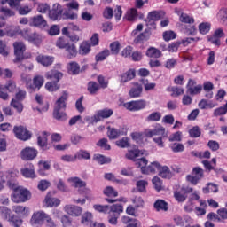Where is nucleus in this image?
<instances>
[{
    "mask_svg": "<svg viewBox=\"0 0 227 227\" xmlns=\"http://www.w3.org/2000/svg\"><path fill=\"white\" fill-rule=\"evenodd\" d=\"M67 100H68V93L64 91L63 94L58 98L53 109V118L58 121H65L67 120Z\"/></svg>",
    "mask_w": 227,
    "mask_h": 227,
    "instance_id": "obj_1",
    "label": "nucleus"
},
{
    "mask_svg": "<svg viewBox=\"0 0 227 227\" xmlns=\"http://www.w3.org/2000/svg\"><path fill=\"white\" fill-rule=\"evenodd\" d=\"M11 189L14 190L11 196V200L13 203H26V201H29L31 198V192L29 191L17 186Z\"/></svg>",
    "mask_w": 227,
    "mask_h": 227,
    "instance_id": "obj_2",
    "label": "nucleus"
},
{
    "mask_svg": "<svg viewBox=\"0 0 227 227\" xmlns=\"http://www.w3.org/2000/svg\"><path fill=\"white\" fill-rule=\"evenodd\" d=\"M121 214H123V205L114 204L109 207L108 223L113 226L118 224V219Z\"/></svg>",
    "mask_w": 227,
    "mask_h": 227,
    "instance_id": "obj_3",
    "label": "nucleus"
},
{
    "mask_svg": "<svg viewBox=\"0 0 227 227\" xmlns=\"http://www.w3.org/2000/svg\"><path fill=\"white\" fill-rule=\"evenodd\" d=\"M12 47L15 56L13 63H22L26 59V55H24L27 49L26 44L23 42L18 41L13 43Z\"/></svg>",
    "mask_w": 227,
    "mask_h": 227,
    "instance_id": "obj_4",
    "label": "nucleus"
},
{
    "mask_svg": "<svg viewBox=\"0 0 227 227\" xmlns=\"http://www.w3.org/2000/svg\"><path fill=\"white\" fill-rule=\"evenodd\" d=\"M203 178H205V170L201 167H195L192 170V175L186 176V182H189L192 185H196Z\"/></svg>",
    "mask_w": 227,
    "mask_h": 227,
    "instance_id": "obj_5",
    "label": "nucleus"
},
{
    "mask_svg": "<svg viewBox=\"0 0 227 227\" xmlns=\"http://www.w3.org/2000/svg\"><path fill=\"white\" fill-rule=\"evenodd\" d=\"M196 80L190 78L188 80V82L186 84V90L188 95H191L192 97H194V95H200L201 91H203V85L198 84L196 85Z\"/></svg>",
    "mask_w": 227,
    "mask_h": 227,
    "instance_id": "obj_6",
    "label": "nucleus"
},
{
    "mask_svg": "<svg viewBox=\"0 0 227 227\" xmlns=\"http://www.w3.org/2000/svg\"><path fill=\"white\" fill-rule=\"evenodd\" d=\"M13 132L17 139L20 141H28L31 137V132L24 126H14Z\"/></svg>",
    "mask_w": 227,
    "mask_h": 227,
    "instance_id": "obj_7",
    "label": "nucleus"
},
{
    "mask_svg": "<svg viewBox=\"0 0 227 227\" xmlns=\"http://www.w3.org/2000/svg\"><path fill=\"white\" fill-rule=\"evenodd\" d=\"M192 191L194 190L191 187H182L180 190L174 192V198L178 203H184L187 200V195L191 194Z\"/></svg>",
    "mask_w": 227,
    "mask_h": 227,
    "instance_id": "obj_8",
    "label": "nucleus"
},
{
    "mask_svg": "<svg viewBox=\"0 0 227 227\" xmlns=\"http://www.w3.org/2000/svg\"><path fill=\"white\" fill-rule=\"evenodd\" d=\"M124 107H126L128 111H141L146 107V101L145 99H139L127 102L125 103Z\"/></svg>",
    "mask_w": 227,
    "mask_h": 227,
    "instance_id": "obj_9",
    "label": "nucleus"
},
{
    "mask_svg": "<svg viewBox=\"0 0 227 227\" xmlns=\"http://www.w3.org/2000/svg\"><path fill=\"white\" fill-rule=\"evenodd\" d=\"M47 214L43 211H38L33 214L30 219V224L35 227H40L43 224V221L47 219Z\"/></svg>",
    "mask_w": 227,
    "mask_h": 227,
    "instance_id": "obj_10",
    "label": "nucleus"
},
{
    "mask_svg": "<svg viewBox=\"0 0 227 227\" xmlns=\"http://www.w3.org/2000/svg\"><path fill=\"white\" fill-rule=\"evenodd\" d=\"M22 160H35L38 157V150L33 147H26L20 153Z\"/></svg>",
    "mask_w": 227,
    "mask_h": 227,
    "instance_id": "obj_11",
    "label": "nucleus"
},
{
    "mask_svg": "<svg viewBox=\"0 0 227 227\" xmlns=\"http://www.w3.org/2000/svg\"><path fill=\"white\" fill-rule=\"evenodd\" d=\"M145 137H153V136H164L166 128L160 124H156L153 129H145L144 132Z\"/></svg>",
    "mask_w": 227,
    "mask_h": 227,
    "instance_id": "obj_12",
    "label": "nucleus"
},
{
    "mask_svg": "<svg viewBox=\"0 0 227 227\" xmlns=\"http://www.w3.org/2000/svg\"><path fill=\"white\" fill-rule=\"evenodd\" d=\"M93 215L91 213L87 212L82 216V224H86L89 227H106L104 223H93Z\"/></svg>",
    "mask_w": 227,
    "mask_h": 227,
    "instance_id": "obj_13",
    "label": "nucleus"
},
{
    "mask_svg": "<svg viewBox=\"0 0 227 227\" xmlns=\"http://www.w3.org/2000/svg\"><path fill=\"white\" fill-rule=\"evenodd\" d=\"M63 15V7L59 4H55L52 6V9L50 10L49 17L51 19V20H58L59 19H61V16Z\"/></svg>",
    "mask_w": 227,
    "mask_h": 227,
    "instance_id": "obj_14",
    "label": "nucleus"
},
{
    "mask_svg": "<svg viewBox=\"0 0 227 227\" xmlns=\"http://www.w3.org/2000/svg\"><path fill=\"white\" fill-rule=\"evenodd\" d=\"M20 173L25 178H35L36 176L35 165H33V163H27L24 168L20 169Z\"/></svg>",
    "mask_w": 227,
    "mask_h": 227,
    "instance_id": "obj_15",
    "label": "nucleus"
},
{
    "mask_svg": "<svg viewBox=\"0 0 227 227\" xmlns=\"http://www.w3.org/2000/svg\"><path fill=\"white\" fill-rule=\"evenodd\" d=\"M29 26L34 27H45L47 26V20L41 14L31 17L29 20Z\"/></svg>",
    "mask_w": 227,
    "mask_h": 227,
    "instance_id": "obj_16",
    "label": "nucleus"
},
{
    "mask_svg": "<svg viewBox=\"0 0 227 227\" xmlns=\"http://www.w3.org/2000/svg\"><path fill=\"white\" fill-rule=\"evenodd\" d=\"M64 210L68 215L79 217L82 214V207L75 205H66Z\"/></svg>",
    "mask_w": 227,
    "mask_h": 227,
    "instance_id": "obj_17",
    "label": "nucleus"
},
{
    "mask_svg": "<svg viewBox=\"0 0 227 227\" xmlns=\"http://www.w3.org/2000/svg\"><path fill=\"white\" fill-rule=\"evenodd\" d=\"M69 182H71L75 188H79L80 194H83V192H90V189L86 188V182L81 180L79 177H71L69 178ZM83 187V191L81 188Z\"/></svg>",
    "mask_w": 227,
    "mask_h": 227,
    "instance_id": "obj_18",
    "label": "nucleus"
},
{
    "mask_svg": "<svg viewBox=\"0 0 227 227\" xmlns=\"http://www.w3.org/2000/svg\"><path fill=\"white\" fill-rule=\"evenodd\" d=\"M121 223H122L125 227H141V222H139V220L128 215L121 216Z\"/></svg>",
    "mask_w": 227,
    "mask_h": 227,
    "instance_id": "obj_19",
    "label": "nucleus"
},
{
    "mask_svg": "<svg viewBox=\"0 0 227 227\" xmlns=\"http://www.w3.org/2000/svg\"><path fill=\"white\" fill-rule=\"evenodd\" d=\"M112 114H114V111L110 108H105L98 110L97 114L94 116L96 121H100V120H106L111 118Z\"/></svg>",
    "mask_w": 227,
    "mask_h": 227,
    "instance_id": "obj_20",
    "label": "nucleus"
},
{
    "mask_svg": "<svg viewBox=\"0 0 227 227\" xmlns=\"http://www.w3.org/2000/svg\"><path fill=\"white\" fill-rule=\"evenodd\" d=\"M19 176V170L12 169L9 170L7 172V185L10 187V189H15L17 187V183L15 182V179Z\"/></svg>",
    "mask_w": 227,
    "mask_h": 227,
    "instance_id": "obj_21",
    "label": "nucleus"
},
{
    "mask_svg": "<svg viewBox=\"0 0 227 227\" xmlns=\"http://www.w3.org/2000/svg\"><path fill=\"white\" fill-rule=\"evenodd\" d=\"M65 51L67 59H74V58H77V54L79 53L77 46L74 43H69L66 46Z\"/></svg>",
    "mask_w": 227,
    "mask_h": 227,
    "instance_id": "obj_22",
    "label": "nucleus"
},
{
    "mask_svg": "<svg viewBox=\"0 0 227 227\" xmlns=\"http://www.w3.org/2000/svg\"><path fill=\"white\" fill-rule=\"evenodd\" d=\"M35 61L43 67H51L54 63V57L40 54L35 58Z\"/></svg>",
    "mask_w": 227,
    "mask_h": 227,
    "instance_id": "obj_23",
    "label": "nucleus"
},
{
    "mask_svg": "<svg viewBox=\"0 0 227 227\" xmlns=\"http://www.w3.org/2000/svg\"><path fill=\"white\" fill-rule=\"evenodd\" d=\"M159 169H160V163L153 161L148 167L142 168V173L143 175H155Z\"/></svg>",
    "mask_w": 227,
    "mask_h": 227,
    "instance_id": "obj_24",
    "label": "nucleus"
},
{
    "mask_svg": "<svg viewBox=\"0 0 227 227\" xmlns=\"http://www.w3.org/2000/svg\"><path fill=\"white\" fill-rule=\"evenodd\" d=\"M48 137L49 133H47V131H43L42 136L37 137V145L43 151L49 150Z\"/></svg>",
    "mask_w": 227,
    "mask_h": 227,
    "instance_id": "obj_25",
    "label": "nucleus"
},
{
    "mask_svg": "<svg viewBox=\"0 0 227 227\" xmlns=\"http://www.w3.org/2000/svg\"><path fill=\"white\" fill-rule=\"evenodd\" d=\"M67 73L69 75H79L81 74V66L75 61L69 62L67 65Z\"/></svg>",
    "mask_w": 227,
    "mask_h": 227,
    "instance_id": "obj_26",
    "label": "nucleus"
},
{
    "mask_svg": "<svg viewBox=\"0 0 227 227\" xmlns=\"http://www.w3.org/2000/svg\"><path fill=\"white\" fill-rule=\"evenodd\" d=\"M141 93H143V86L139 83H134L129 95L130 98H138V97H141Z\"/></svg>",
    "mask_w": 227,
    "mask_h": 227,
    "instance_id": "obj_27",
    "label": "nucleus"
},
{
    "mask_svg": "<svg viewBox=\"0 0 227 227\" xmlns=\"http://www.w3.org/2000/svg\"><path fill=\"white\" fill-rule=\"evenodd\" d=\"M158 171L159 176H160L161 178H166L167 180H171V178H173V173L171 172L169 167L168 166L162 167L160 165V168Z\"/></svg>",
    "mask_w": 227,
    "mask_h": 227,
    "instance_id": "obj_28",
    "label": "nucleus"
},
{
    "mask_svg": "<svg viewBox=\"0 0 227 227\" xmlns=\"http://www.w3.org/2000/svg\"><path fill=\"white\" fill-rule=\"evenodd\" d=\"M0 20H6L10 17H15L14 11L8 7H0Z\"/></svg>",
    "mask_w": 227,
    "mask_h": 227,
    "instance_id": "obj_29",
    "label": "nucleus"
},
{
    "mask_svg": "<svg viewBox=\"0 0 227 227\" xmlns=\"http://www.w3.org/2000/svg\"><path fill=\"white\" fill-rule=\"evenodd\" d=\"M46 79L54 80L57 82H59L61 79H63V73L58 71V70H51L46 73L45 75Z\"/></svg>",
    "mask_w": 227,
    "mask_h": 227,
    "instance_id": "obj_30",
    "label": "nucleus"
},
{
    "mask_svg": "<svg viewBox=\"0 0 227 227\" xmlns=\"http://www.w3.org/2000/svg\"><path fill=\"white\" fill-rule=\"evenodd\" d=\"M182 29L188 36H196V34L198 33V29L196 28V25H194V23L183 25Z\"/></svg>",
    "mask_w": 227,
    "mask_h": 227,
    "instance_id": "obj_31",
    "label": "nucleus"
},
{
    "mask_svg": "<svg viewBox=\"0 0 227 227\" xmlns=\"http://www.w3.org/2000/svg\"><path fill=\"white\" fill-rule=\"evenodd\" d=\"M145 56H147V58H153L154 59H159V58H162V51L155 47H150L147 49Z\"/></svg>",
    "mask_w": 227,
    "mask_h": 227,
    "instance_id": "obj_32",
    "label": "nucleus"
},
{
    "mask_svg": "<svg viewBox=\"0 0 227 227\" xmlns=\"http://www.w3.org/2000/svg\"><path fill=\"white\" fill-rule=\"evenodd\" d=\"M153 207L157 212H160V210L162 212H168V210L169 208L168 206V202H166V200H160V199H158L154 202Z\"/></svg>",
    "mask_w": 227,
    "mask_h": 227,
    "instance_id": "obj_33",
    "label": "nucleus"
},
{
    "mask_svg": "<svg viewBox=\"0 0 227 227\" xmlns=\"http://www.w3.org/2000/svg\"><path fill=\"white\" fill-rule=\"evenodd\" d=\"M12 211L18 215L27 217L29 215V207L24 206H13Z\"/></svg>",
    "mask_w": 227,
    "mask_h": 227,
    "instance_id": "obj_34",
    "label": "nucleus"
},
{
    "mask_svg": "<svg viewBox=\"0 0 227 227\" xmlns=\"http://www.w3.org/2000/svg\"><path fill=\"white\" fill-rule=\"evenodd\" d=\"M92 160L95 162H98V164H100V166H103V164H111V158L106 157L100 153H96L93 155Z\"/></svg>",
    "mask_w": 227,
    "mask_h": 227,
    "instance_id": "obj_35",
    "label": "nucleus"
},
{
    "mask_svg": "<svg viewBox=\"0 0 227 227\" xmlns=\"http://www.w3.org/2000/svg\"><path fill=\"white\" fill-rule=\"evenodd\" d=\"M91 52V43L88 41H83L79 47V54L86 56Z\"/></svg>",
    "mask_w": 227,
    "mask_h": 227,
    "instance_id": "obj_36",
    "label": "nucleus"
},
{
    "mask_svg": "<svg viewBox=\"0 0 227 227\" xmlns=\"http://www.w3.org/2000/svg\"><path fill=\"white\" fill-rule=\"evenodd\" d=\"M166 16V12L164 11H152L148 13L147 19H151V20H160V19H164Z\"/></svg>",
    "mask_w": 227,
    "mask_h": 227,
    "instance_id": "obj_37",
    "label": "nucleus"
},
{
    "mask_svg": "<svg viewBox=\"0 0 227 227\" xmlns=\"http://www.w3.org/2000/svg\"><path fill=\"white\" fill-rule=\"evenodd\" d=\"M136 77V69H129L126 73L121 75V82H129Z\"/></svg>",
    "mask_w": 227,
    "mask_h": 227,
    "instance_id": "obj_38",
    "label": "nucleus"
},
{
    "mask_svg": "<svg viewBox=\"0 0 227 227\" xmlns=\"http://www.w3.org/2000/svg\"><path fill=\"white\" fill-rule=\"evenodd\" d=\"M216 19L223 26H227V9H221L216 14Z\"/></svg>",
    "mask_w": 227,
    "mask_h": 227,
    "instance_id": "obj_39",
    "label": "nucleus"
},
{
    "mask_svg": "<svg viewBox=\"0 0 227 227\" xmlns=\"http://www.w3.org/2000/svg\"><path fill=\"white\" fill-rule=\"evenodd\" d=\"M99 90H100V85H98L97 82L91 81L88 82L87 90L90 95H97Z\"/></svg>",
    "mask_w": 227,
    "mask_h": 227,
    "instance_id": "obj_40",
    "label": "nucleus"
},
{
    "mask_svg": "<svg viewBox=\"0 0 227 227\" xmlns=\"http://www.w3.org/2000/svg\"><path fill=\"white\" fill-rule=\"evenodd\" d=\"M74 155L76 160L78 159V160H90V159H91V154L90 153V152L83 149L79 150Z\"/></svg>",
    "mask_w": 227,
    "mask_h": 227,
    "instance_id": "obj_41",
    "label": "nucleus"
},
{
    "mask_svg": "<svg viewBox=\"0 0 227 227\" xmlns=\"http://www.w3.org/2000/svg\"><path fill=\"white\" fill-rule=\"evenodd\" d=\"M179 20L182 22V24L187 25V24H194L196 22V20H194V17L189 16V14L185 12H182L179 16Z\"/></svg>",
    "mask_w": 227,
    "mask_h": 227,
    "instance_id": "obj_42",
    "label": "nucleus"
},
{
    "mask_svg": "<svg viewBox=\"0 0 227 227\" xmlns=\"http://www.w3.org/2000/svg\"><path fill=\"white\" fill-rule=\"evenodd\" d=\"M219 186L214 183H207V186L202 189L204 194H208L210 192H218Z\"/></svg>",
    "mask_w": 227,
    "mask_h": 227,
    "instance_id": "obj_43",
    "label": "nucleus"
},
{
    "mask_svg": "<svg viewBox=\"0 0 227 227\" xmlns=\"http://www.w3.org/2000/svg\"><path fill=\"white\" fill-rule=\"evenodd\" d=\"M140 155H143V153H141V150L137 148V149L129 150L125 157L129 160H135L137 157H139Z\"/></svg>",
    "mask_w": 227,
    "mask_h": 227,
    "instance_id": "obj_44",
    "label": "nucleus"
},
{
    "mask_svg": "<svg viewBox=\"0 0 227 227\" xmlns=\"http://www.w3.org/2000/svg\"><path fill=\"white\" fill-rule=\"evenodd\" d=\"M43 82H45V79H43V76L42 75H37L35 76L33 79V89L32 90H40L42 86H43Z\"/></svg>",
    "mask_w": 227,
    "mask_h": 227,
    "instance_id": "obj_45",
    "label": "nucleus"
},
{
    "mask_svg": "<svg viewBox=\"0 0 227 227\" xmlns=\"http://www.w3.org/2000/svg\"><path fill=\"white\" fill-rule=\"evenodd\" d=\"M45 203L46 207H59L61 200H59V199L52 198L50 194H48L45 198Z\"/></svg>",
    "mask_w": 227,
    "mask_h": 227,
    "instance_id": "obj_46",
    "label": "nucleus"
},
{
    "mask_svg": "<svg viewBox=\"0 0 227 227\" xmlns=\"http://www.w3.org/2000/svg\"><path fill=\"white\" fill-rule=\"evenodd\" d=\"M59 82H47L45 83V88L47 90V91L50 92H54V91H58V90H59V88H61V85L59 84Z\"/></svg>",
    "mask_w": 227,
    "mask_h": 227,
    "instance_id": "obj_47",
    "label": "nucleus"
},
{
    "mask_svg": "<svg viewBox=\"0 0 227 227\" xmlns=\"http://www.w3.org/2000/svg\"><path fill=\"white\" fill-rule=\"evenodd\" d=\"M211 27L212 24L210 22H202L199 25V33L200 35H207V33H210Z\"/></svg>",
    "mask_w": 227,
    "mask_h": 227,
    "instance_id": "obj_48",
    "label": "nucleus"
},
{
    "mask_svg": "<svg viewBox=\"0 0 227 227\" xmlns=\"http://www.w3.org/2000/svg\"><path fill=\"white\" fill-rule=\"evenodd\" d=\"M107 136L109 139H118L120 136H121V132H120V129H117L115 128H107Z\"/></svg>",
    "mask_w": 227,
    "mask_h": 227,
    "instance_id": "obj_49",
    "label": "nucleus"
},
{
    "mask_svg": "<svg viewBox=\"0 0 227 227\" xmlns=\"http://www.w3.org/2000/svg\"><path fill=\"white\" fill-rule=\"evenodd\" d=\"M111 56V51L108 49L102 51L101 52L98 53L95 57L96 61H104L107 59V57Z\"/></svg>",
    "mask_w": 227,
    "mask_h": 227,
    "instance_id": "obj_50",
    "label": "nucleus"
},
{
    "mask_svg": "<svg viewBox=\"0 0 227 227\" xmlns=\"http://www.w3.org/2000/svg\"><path fill=\"white\" fill-rule=\"evenodd\" d=\"M120 49H121V43L118 41H114L110 43L111 54H114L115 56L120 54Z\"/></svg>",
    "mask_w": 227,
    "mask_h": 227,
    "instance_id": "obj_51",
    "label": "nucleus"
},
{
    "mask_svg": "<svg viewBox=\"0 0 227 227\" xmlns=\"http://www.w3.org/2000/svg\"><path fill=\"white\" fill-rule=\"evenodd\" d=\"M162 114L160 112H153L146 117V121H160Z\"/></svg>",
    "mask_w": 227,
    "mask_h": 227,
    "instance_id": "obj_52",
    "label": "nucleus"
},
{
    "mask_svg": "<svg viewBox=\"0 0 227 227\" xmlns=\"http://www.w3.org/2000/svg\"><path fill=\"white\" fill-rule=\"evenodd\" d=\"M0 215L4 219H9L12 217V209L8 208L7 207L1 206L0 207Z\"/></svg>",
    "mask_w": 227,
    "mask_h": 227,
    "instance_id": "obj_53",
    "label": "nucleus"
},
{
    "mask_svg": "<svg viewBox=\"0 0 227 227\" xmlns=\"http://www.w3.org/2000/svg\"><path fill=\"white\" fill-rule=\"evenodd\" d=\"M21 81L26 84V87L27 89L33 90V83H31L32 79H31V76H29V74L25 73L21 74Z\"/></svg>",
    "mask_w": 227,
    "mask_h": 227,
    "instance_id": "obj_54",
    "label": "nucleus"
},
{
    "mask_svg": "<svg viewBox=\"0 0 227 227\" xmlns=\"http://www.w3.org/2000/svg\"><path fill=\"white\" fill-rule=\"evenodd\" d=\"M9 223H12L13 227H21L22 226V223H24V221L22 219H20V217L12 215V217L9 218Z\"/></svg>",
    "mask_w": 227,
    "mask_h": 227,
    "instance_id": "obj_55",
    "label": "nucleus"
},
{
    "mask_svg": "<svg viewBox=\"0 0 227 227\" xmlns=\"http://www.w3.org/2000/svg\"><path fill=\"white\" fill-rule=\"evenodd\" d=\"M103 192L108 198H118V192L111 186H107Z\"/></svg>",
    "mask_w": 227,
    "mask_h": 227,
    "instance_id": "obj_56",
    "label": "nucleus"
},
{
    "mask_svg": "<svg viewBox=\"0 0 227 227\" xmlns=\"http://www.w3.org/2000/svg\"><path fill=\"white\" fill-rule=\"evenodd\" d=\"M11 106L16 109L18 113H22V111H24V105H22V102L18 101L15 98L12 99Z\"/></svg>",
    "mask_w": 227,
    "mask_h": 227,
    "instance_id": "obj_57",
    "label": "nucleus"
},
{
    "mask_svg": "<svg viewBox=\"0 0 227 227\" xmlns=\"http://www.w3.org/2000/svg\"><path fill=\"white\" fill-rule=\"evenodd\" d=\"M19 35H20V31L15 27H12L5 31V36H9V38L19 36Z\"/></svg>",
    "mask_w": 227,
    "mask_h": 227,
    "instance_id": "obj_58",
    "label": "nucleus"
},
{
    "mask_svg": "<svg viewBox=\"0 0 227 227\" xmlns=\"http://www.w3.org/2000/svg\"><path fill=\"white\" fill-rule=\"evenodd\" d=\"M94 210L100 212L101 214H109V205L95 204L93 206Z\"/></svg>",
    "mask_w": 227,
    "mask_h": 227,
    "instance_id": "obj_59",
    "label": "nucleus"
},
{
    "mask_svg": "<svg viewBox=\"0 0 227 227\" xmlns=\"http://www.w3.org/2000/svg\"><path fill=\"white\" fill-rule=\"evenodd\" d=\"M148 186V181L139 180L137 182V189L138 192H146V187Z\"/></svg>",
    "mask_w": 227,
    "mask_h": 227,
    "instance_id": "obj_60",
    "label": "nucleus"
},
{
    "mask_svg": "<svg viewBox=\"0 0 227 227\" xmlns=\"http://www.w3.org/2000/svg\"><path fill=\"white\" fill-rule=\"evenodd\" d=\"M170 148L174 153H180L181 152H184L185 150V146H184V144L180 143H174L170 145Z\"/></svg>",
    "mask_w": 227,
    "mask_h": 227,
    "instance_id": "obj_61",
    "label": "nucleus"
},
{
    "mask_svg": "<svg viewBox=\"0 0 227 227\" xmlns=\"http://www.w3.org/2000/svg\"><path fill=\"white\" fill-rule=\"evenodd\" d=\"M115 145L119 146V148H129L130 146V143H129V137H124L120 140H117L115 142Z\"/></svg>",
    "mask_w": 227,
    "mask_h": 227,
    "instance_id": "obj_62",
    "label": "nucleus"
},
{
    "mask_svg": "<svg viewBox=\"0 0 227 227\" xmlns=\"http://www.w3.org/2000/svg\"><path fill=\"white\" fill-rule=\"evenodd\" d=\"M69 43H68L66 38L59 37L56 42V47H58L59 49H66Z\"/></svg>",
    "mask_w": 227,
    "mask_h": 227,
    "instance_id": "obj_63",
    "label": "nucleus"
},
{
    "mask_svg": "<svg viewBox=\"0 0 227 227\" xmlns=\"http://www.w3.org/2000/svg\"><path fill=\"white\" fill-rule=\"evenodd\" d=\"M190 137H200L201 136V129L200 127L195 126L189 130Z\"/></svg>",
    "mask_w": 227,
    "mask_h": 227,
    "instance_id": "obj_64",
    "label": "nucleus"
}]
</instances>
